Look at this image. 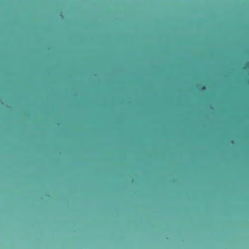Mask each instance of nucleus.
Listing matches in <instances>:
<instances>
[{"label": "nucleus", "mask_w": 249, "mask_h": 249, "mask_svg": "<svg viewBox=\"0 0 249 249\" xmlns=\"http://www.w3.org/2000/svg\"><path fill=\"white\" fill-rule=\"evenodd\" d=\"M249 68V61L247 62L246 64V66L244 67V69H248Z\"/></svg>", "instance_id": "obj_1"}, {"label": "nucleus", "mask_w": 249, "mask_h": 249, "mask_svg": "<svg viewBox=\"0 0 249 249\" xmlns=\"http://www.w3.org/2000/svg\"><path fill=\"white\" fill-rule=\"evenodd\" d=\"M206 89V87L205 86H202L201 87V89L202 90H204L205 89Z\"/></svg>", "instance_id": "obj_2"}]
</instances>
